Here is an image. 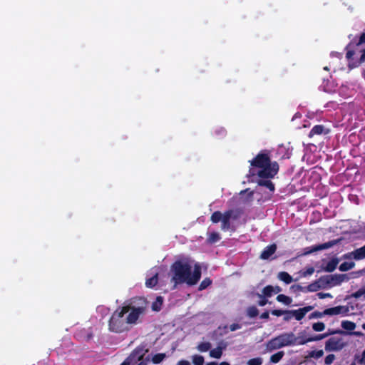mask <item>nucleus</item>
I'll list each match as a JSON object with an SVG mask.
<instances>
[{
    "mask_svg": "<svg viewBox=\"0 0 365 365\" xmlns=\"http://www.w3.org/2000/svg\"><path fill=\"white\" fill-rule=\"evenodd\" d=\"M172 277L170 282L173 283L172 289H175L179 284H187L188 286L195 285L201 278V267L195 264L192 272V266L187 262L177 260L170 267Z\"/></svg>",
    "mask_w": 365,
    "mask_h": 365,
    "instance_id": "nucleus-1",
    "label": "nucleus"
},
{
    "mask_svg": "<svg viewBox=\"0 0 365 365\" xmlns=\"http://www.w3.org/2000/svg\"><path fill=\"white\" fill-rule=\"evenodd\" d=\"M250 163L251 166L261 169L258 171L257 175L264 179L273 178L277 174L279 168L276 161H271L269 151L267 150L259 153Z\"/></svg>",
    "mask_w": 365,
    "mask_h": 365,
    "instance_id": "nucleus-2",
    "label": "nucleus"
},
{
    "mask_svg": "<svg viewBox=\"0 0 365 365\" xmlns=\"http://www.w3.org/2000/svg\"><path fill=\"white\" fill-rule=\"evenodd\" d=\"M242 215L240 209H230L222 213L220 211H215L210 217L212 223L221 222V230L222 231L235 232L236 228L232 225L231 220H238Z\"/></svg>",
    "mask_w": 365,
    "mask_h": 365,
    "instance_id": "nucleus-3",
    "label": "nucleus"
},
{
    "mask_svg": "<svg viewBox=\"0 0 365 365\" xmlns=\"http://www.w3.org/2000/svg\"><path fill=\"white\" fill-rule=\"evenodd\" d=\"M130 311L129 306L118 307L112 314L108 322V328L110 331L122 333L130 329L125 314Z\"/></svg>",
    "mask_w": 365,
    "mask_h": 365,
    "instance_id": "nucleus-4",
    "label": "nucleus"
},
{
    "mask_svg": "<svg viewBox=\"0 0 365 365\" xmlns=\"http://www.w3.org/2000/svg\"><path fill=\"white\" fill-rule=\"evenodd\" d=\"M349 279V277L346 274L324 275L320 277V281L322 282L325 288L340 285L343 282L348 281Z\"/></svg>",
    "mask_w": 365,
    "mask_h": 365,
    "instance_id": "nucleus-5",
    "label": "nucleus"
},
{
    "mask_svg": "<svg viewBox=\"0 0 365 365\" xmlns=\"http://www.w3.org/2000/svg\"><path fill=\"white\" fill-rule=\"evenodd\" d=\"M348 342L342 337L333 336L329 338L325 343V350L327 351H339L346 346Z\"/></svg>",
    "mask_w": 365,
    "mask_h": 365,
    "instance_id": "nucleus-6",
    "label": "nucleus"
},
{
    "mask_svg": "<svg viewBox=\"0 0 365 365\" xmlns=\"http://www.w3.org/2000/svg\"><path fill=\"white\" fill-rule=\"evenodd\" d=\"M144 305H140L138 307H135L129 304L130 311L128 312V314L125 317L127 322L129 324H136L139 317L144 314L146 309V302L145 300L143 301Z\"/></svg>",
    "mask_w": 365,
    "mask_h": 365,
    "instance_id": "nucleus-7",
    "label": "nucleus"
},
{
    "mask_svg": "<svg viewBox=\"0 0 365 365\" xmlns=\"http://www.w3.org/2000/svg\"><path fill=\"white\" fill-rule=\"evenodd\" d=\"M341 240H342L341 238L336 239V240H330L325 243L314 245L312 247H307L305 249L304 254L309 255V254H312V252H314L331 248V247H334V245L339 244L341 241Z\"/></svg>",
    "mask_w": 365,
    "mask_h": 365,
    "instance_id": "nucleus-8",
    "label": "nucleus"
},
{
    "mask_svg": "<svg viewBox=\"0 0 365 365\" xmlns=\"http://www.w3.org/2000/svg\"><path fill=\"white\" fill-rule=\"evenodd\" d=\"M349 312V308L348 306L339 305L334 307L328 308L324 310V314L327 315H339L347 316Z\"/></svg>",
    "mask_w": 365,
    "mask_h": 365,
    "instance_id": "nucleus-9",
    "label": "nucleus"
},
{
    "mask_svg": "<svg viewBox=\"0 0 365 365\" xmlns=\"http://www.w3.org/2000/svg\"><path fill=\"white\" fill-rule=\"evenodd\" d=\"M276 337L282 347L294 344L295 335L292 332L283 333Z\"/></svg>",
    "mask_w": 365,
    "mask_h": 365,
    "instance_id": "nucleus-10",
    "label": "nucleus"
},
{
    "mask_svg": "<svg viewBox=\"0 0 365 365\" xmlns=\"http://www.w3.org/2000/svg\"><path fill=\"white\" fill-rule=\"evenodd\" d=\"M330 132V129L326 128L323 125H316L309 131L308 136L312 138L314 135H327Z\"/></svg>",
    "mask_w": 365,
    "mask_h": 365,
    "instance_id": "nucleus-11",
    "label": "nucleus"
},
{
    "mask_svg": "<svg viewBox=\"0 0 365 365\" xmlns=\"http://www.w3.org/2000/svg\"><path fill=\"white\" fill-rule=\"evenodd\" d=\"M313 309L312 306H307L299 309L291 310L289 313L292 314L296 320L300 321L305 317L307 313Z\"/></svg>",
    "mask_w": 365,
    "mask_h": 365,
    "instance_id": "nucleus-12",
    "label": "nucleus"
},
{
    "mask_svg": "<svg viewBox=\"0 0 365 365\" xmlns=\"http://www.w3.org/2000/svg\"><path fill=\"white\" fill-rule=\"evenodd\" d=\"M297 287L299 290L306 289L307 292H317L322 288H325L322 282L320 281V278L317 280H315L314 282L311 283L305 288H303L300 285H297Z\"/></svg>",
    "mask_w": 365,
    "mask_h": 365,
    "instance_id": "nucleus-13",
    "label": "nucleus"
},
{
    "mask_svg": "<svg viewBox=\"0 0 365 365\" xmlns=\"http://www.w3.org/2000/svg\"><path fill=\"white\" fill-rule=\"evenodd\" d=\"M348 256L345 255V257L349 258L351 257L355 260H361L365 258V245L358 249L354 250L353 252H350Z\"/></svg>",
    "mask_w": 365,
    "mask_h": 365,
    "instance_id": "nucleus-14",
    "label": "nucleus"
},
{
    "mask_svg": "<svg viewBox=\"0 0 365 365\" xmlns=\"http://www.w3.org/2000/svg\"><path fill=\"white\" fill-rule=\"evenodd\" d=\"M277 245L272 244L267 246L260 255V259H268L269 257L274 255L277 250Z\"/></svg>",
    "mask_w": 365,
    "mask_h": 365,
    "instance_id": "nucleus-15",
    "label": "nucleus"
},
{
    "mask_svg": "<svg viewBox=\"0 0 365 365\" xmlns=\"http://www.w3.org/2000/svg\"><path fill=\"white\" fill-rule=\"evenodd\" d=\"M338 263L339 259L337 258H333L327 264L325 267H322V269L327 272H332L336 269Z\"/></svg>",
    "mask_w": 365,
    "mask_h": 365,
    "instance_id": "nucleus-16",
    "label": "nucleus"
},
{
    "mask_svg": "<svg viewBox=\"0 0 365 365\" xmlns=\"http://www.w3.org/2000/svg\"><path fill=\"white\" fill-rule=\"evenodd\" d=\"M158 283V273L155 272L153 276L146 279L145 286L148 288L155 287Z\"/></svg>",
    "mask_w": 365,
    "mask_h": 365,
    "instance_id": "nucleus-17",
    "label": "nucleus"
},
{
    "mask_svg": "<svg viewBox=\"0 0 365 365\" xmlns=\"http://www.w3.org/2000/svg\"><path fill=\"white\" fill-rule=\"evenodd\" d=\"M280 348H282V346L279 344L277 337H274V338L270 339L267 344V349L269 351L275 350V349H278Z\"/></svg>",
    "mask_w": 365,
    "mask_h": 365,
    "instance_id": "nucleus-18",
    "label": "nucleus"
},
{
    "mask_svg": "<svg viewBox=\"0 0 365 365\" xmlns=\"http://www.w3.org/2000/svg\"><path fill=\"white\" fill-rule=\"evenodd\" d=\"M221 237L220 235L217 232H212L208 233L207 242L209 244H215L220 240Z\"/></svg>",
    "mask_w": 365,
    "mask_h": 365,
    "instance_id": "nucleus-19",
    "label": "nucleus"
},
{
    "mask_svg": "<svg viewBox=\"0 0 365 365\" xmlns=\"http://www.w3.org/2000/svg\"><path fill=\"white\" fill-rule=\"evenodd\" d=\"M226 345L224 346H218L217 348L210 350V356L215 359H220L222 355V350L225 349Z\"/></svg>",
    "mask_w": 365,
    "mask_h": 365,
    "instance_id": "nucleus-20",
    "label": "nucleus"
},
{
    "mask_svg": "<svg viewBox=\"0 0 365 365\" xmlns=\"http://www.w3.org/2000/svg\"><path fill=\"white\" fill-rule=\"evenodd\" d=\"M341 326L344 330L350 331L349 333H353L352 331L356 328V324L348 320L342 321Z\"/></svg>",
    "mask_w": 365,
    "mask_h": 365,
    "instance_id": "nucleus-21",
    "label": "nucleus"
},
{
    "mask_svg": "<svg viewBox=\"0 0 365 365\" xmlns=\"http://www.w3.org/2000/svg\"><path fill=\"white\" fill-rule=\"evenodd\" d=\"M278 278L285 284H290L292 281V277L287 272H281L278 274Z\"/></svg>",
    "mask_w": 365,
    "mask_h": 365,
    "instance_id": "nucleus-22",
    "label": "nucleus"
},
{
    "mask_svg": "<svg viewBox=\"0 0 365 365\" xmlns=\"http://www.w3.org/2000/svg\"><path fill=\"white\" fill-rule=\"evenodd\" d=\"M354 334V335H356V336H359L361 335V332H359V331H354L353 333H347L346 331H343V330H341V329H329L328 330V332L327 333H324V334H328V336L329 335H333V334Z\"/></svg>",
    "mask_w": 365,
    "mask_h": 365,
    "instance_id": "nucleus-23",
    "label": "nucleus"
},
{
    "mask_svg": "<svg viewBox=\"0 0 365 365\" xmlns=\"http://www.w3.org/2000/svg\"><path fill=\"white\" fill-rule=\"evenodd\" d=\"M258 185L259 186H264V187H267L272 192L274 191V189H275L274 183L268 179L259 180L258 182Z\"/></svg>",
    "mask_w": 365,
    "mask_h": 365,
    "instance_id": "nucleus-24",
    "label": "nucleus"
},
{
    "mask_svg": "<svg viewBox=\"0 0 365 365\" xmlns=\"http://www.w3.org/2000/svg\"><path fill=\"white\" fill-rule=\"evenodd\" d=\"M163 303V298L161 296L157 297L155 302L152 304V309L155 312H159L161 309Z\"/></svg>",
    "mask_w": 365,
    "mask_h": 365,
    "instance_id": "nucleus-25",
    "label": "nucleus"
},
{
    "mask_svg": "<svg viewBox=\"0 0 365 365\" xmlns=\"http://www.w3.org/2000/svg\"><path fill=\"white\" fill-rule=\"evenodd\" d=\"M354 266L355 263L354 262H344L339 265V269L341 272H346L351 269Z\"/></svg>",
    "mask_w": 365,
    "mask_h": 365,
    "instance_id": "nucleus-26",
    "label": "nucleus"
},
{
    "mask_svg": "<svg viewBox=\"0 0 365 365\" xmlns=\"http://www.w3.org/2000/svg\"><path fill=\"white\" fill-rule=\"evenodd\" d=\"M309 336H306L304 335H299L298 336H295L294 344L298 345H304L308 342H310Z\"/></svg>",
    "mask_w": 365,
    "mask_h": 365,
    "instance_id": "nucleus-27",
    "label": "nucleus"
},
{
    "mask_svg": "<svg viewBox=\"0 0 365 365\" xmlns=\"http://www.w3.org/2000/svg\"><path fill=\"white\" fill-rule=\"evenodd\" d=\"M276 299L279 302H282L286 305H289L292 302V299L291 297H289L287 295L282 294L277 295Z\"/></svg>",
    "mask_w": 365,
    "mask_h": 365,
    "instance_id": "nucleus-28",
    "label": "nucleus"
},
{
    "mask_svg": "<svg viewBox=\"0 0 365 365\" xmlns=\"http://www.w3.org/2000/svg\"><path fill=\"white\" fill-rule=\"evenodd\" d=\"M324 355V351L322 349L320 350H313L308 353L307 358H314L319 359Z\"/></svg>",
    "mask_w": 365,
    "mask_h": 365,
    "instance_id": "nucleus-29",
    "label": "nucleus"
},
{
    "mask_svg": "<svg viewBox=\"0 0 365 365\" xmlns=\"http://www.w3.org/2000/svg\"><path fill=\"white\" fill-rule=\"evenodd\" d=\"M284 355V353L283 351H278L271 356L270 361L272 363H274V364L278 363L282 359Z\"/></svg>",
    "mask_w": 365,
    "mask_h": 365,
    "instance_id": "nucleus-30",
    "label": "nucleus"
},
{
    "mask_svg": "<svg viewBox=\"0 0 365 365\" xmlns=\"http://www.w3.org/2000/svg\"><path fill=\"white\" fill-rule=\"evenodd\" d=\"M274 287L272 285H267L262 289V295L265 297H270L274 294Z\"/></svg>",
    "mask_w": 365,
    "mask_h": 365,
    "instance_id": "nucleus-31",
    "label": "nucleus"
},
{
    "mask_svg": "<svg viewBox=\"0 0 365 365\" xmlns=\"http://www.w3.org/2000/svg\"><path fill=\"white\" fill-rule=\"evenodd\" d=\"M259 314V310L255 306L249 307L247 309V315L250 318H254Z\"/></svg>",
    "mask_w": 365,
    "mask_h": 365,
    "instance_id": "nucleus-32",
    "label": "nucleus"
},
{
    "mask_svg": "<svg viewBox=\"0 0 365 365\" xmlns=\"http://www.w3.org/2000/svg\"><path fill=\"white\" fill-rule=\"evenodd\" d=\"M314 272V268L313 267H308L305 269L301 270L299 274L300 277H307L312 275Z\"/></svg>",
    "mask_w": 365,
    "mask_h": 365,
    "instance_id": "nucleus-33",
    "label": "nucleus"
},
{
    "mask_svg": "<svg viewBox=\"0 0 365 365\" xmlns=\"http://www.w3.org/2000/svg\"><path fill=\"white\" fill-rule=\"evenodd\" d=\"M212 284V280L209 277L205 278L200 284L198 290L202 291L207 288Z\"/></svg>",
    "mask_w": 365,
    "mask_h": 365,
    "instance_id": "nucleus-34",
    "label": "nucleus"
},
{
    "mask_svg": "<svg viewBox=\"0 0 365 365\" xmlns=\"http://www.w3.org/2000/svg\"><path fill=\"white\" fill-rule=\"evenodd\" d=\"M197 348L201 352H206L211 348V344L210 342H201Z\"/></svg>",
    "mask_w": 365,
    "mask_h": 365,
    "instance_id": "nucleus-35",
    "label": "nucleus"
},
{
    "mask_svg": "<svg viewBox=\"0 0 365 365\" xmlns=\"http://www.w3.org/2000/svg\"><path fill=\"white\" fill-rule=\"evenodd\" d=\"M192 359L194 365H203L205 361L204 357L197 354L192 356Z\"/></svg>",
    "mask_w": 365,
    "mask_h": 365,
    "instance_id": "nucleus-36",
    "label": "nucleus"
},
{
    "mask_svg": "<svg viewBox=\"0 0 365 365\" xmlns=\"http://www.w3.org/2000/svg\"><path fill=\"white\" fill-rule=\"evenodd\" d=\"M165 357V354H156L153 356L152 361L154 364H160Z\"/></svg>",
    "mask_w": 365,
    "mask_h": 365,
    "instance_id": "nucleus-37",
    "label": "nucleus"
},
{
    "mask_svg": "<svg viewBox=\"0 0 365 365\" xmlns=\"http://www.w3.org/2000/svg\"><path fill=\"white\" fill-rule=\"evenodd\" d=\"M312 329L315 331H322L325 329V324L323 322H319L312 324Z\"/></svg>",
    "mask_w": 365,
    "mask_h": 365,
    "instance_id": "nucleus-38",
    "label": "nucleus"
},
{
    "mask_svg": "<svg viewBox=\"0 0 365 365\" xmlns=\"http://www.w3.org/2000/svg\"><path fill=\"white\" fill-rule=\"evenodd\" d=\"M354 358L359 365H365V349L363 351L361 356L356 354Z\"/></svg>",
    "mask_w": 365,
    "mask_h": 365,
    "instance_id": "nucleus-39",
    "label": "nucleus"
},
{
    "mask_svg": "<svg viewBox=\"0 0 365 365\" xmlns=\"http://www.w3.org/2000/svg\"><path fill=\"white\" fill-rule=\"evenodd\" d=\"M362 296H364V297L365 298V288H361L358 289L356 292L351 294V297H354L355 299L360 298Z\"/></svg>",
    "mask_w": 365,
    "mask_h": 365,
    "instance_id": "nucleus-40",
    "label": "nucleus"
},
{
    "mask_svg": "<svg viewBox=\"0 0 365 365\" xmlns=\"http://www.w3.org/2000/svg\"><path fill=\"white\" fill-rule=\"evenodd\" d=\"M325 315H327V314H324V311L322 312H319V311H315L309 314V319H312L322 318V317H324Z\"/></svg>",
    "mask_w": 365,
    "mask_h": 365,
    "instance_id": "nucleus-41",
    "label": "nucleus"
},
{
    "mask_svg": "<svg viewBox=\"0 0 365 365\" xmlns=\"http://www.w3.org/2000/svg\"><path fill=\"white\" fill-rule=\"evenodd\" d=\"M328 336V334H317L315 336H309V339L310 340V342L312 341H320L326 337Z\"/></svg>",
    "mask_w": 365,
    "mask_h": 365,
    "instance_id": "nucleus-42",
    "label": "nucleus"
},
{
    "mask_svg": "<svg viewBox=\"0 0 365 365\" xmlns=\"http://www.w3.org/2000/svg\"><path fill=\"white\" fill-rule=\"evenodd\" d=\"M262 364V359L260 357L253 358L247 361V365H261Z\"/></svg>",
    "mask_w": 365,
    "mask_h": 365,
    "instance_id": "nucleus-43",
    "label": "nucleus"
},
{
    "mask_svg": "<svg viewBox=\"0 0 365 365\" xmlns=\"http://www.w3.org/2000/svg\"><path fill=\"white\" fill-rule=\"evenodd\" d=\"M141 349H135L130 356H137L138 360L141 361L143 359L144 354L142 353Z\"/></svg>",
    "mask_w": 365,
    "mask_h": 365,
    "instance_id": "nucleus-44",
    "label": "nucleus"
},
{
    "mask_svg": "<svg viewBox=\"0 0 365 365\" xmlns=\"http://www.w3.org/2000/svg\"><path fill=\"white\" fill-rule=\"evenodd\" d=\"M335 359V355L333 354H330L329 355H327L326 357H325V359H324V363L325 364L327 365H330L331 364L333 363V361H334Z\"/></svg>",
    "mask_w": 365,
    "mask_h": 365,
    "instance_id": "nucleus-45",
    "label": "nucleus"
},
{
    "mask_svg": "<svg viewBox=\"0 0 365 365\" xmlns=\"http://www.w3.org/2000/svg\"><path fill=\"white\" fill-rule=\"evenodd\" d=\"M284 321L285 322H288L289 321L292 317H294V316L292 315V314H289V312H291V310H284Z\"/></svg>",
    "mask_w": 365,
    "mask_h": 365,
    "instance_id": "nucleus-46",
    "label": "nucleus"
},
{
    "mask_svg": "<svg viewBox=\"0 0 365 365\" xmlns=\"http://www.w3.org/2000/svg\"><path fill=\"white\" fill-rule=\"evenodd\" d=\"M258 296L261 298V299L258 302L259 306L263 307L268 303V300L266 299L265 297L261 294H258Z\"/></svg>",
    "mask_w": 365,
    "mask_h": 365,
    "instance_id": "nucleus-47",
    "label": "nucleus"
},
{
    "mask_svg": "<svg viewBox=\"0 0 365 365\" xmlns=\"http://www.w3.org/2000/svg\"><path fill=\"white\" fill-rule=\"evenodd\" d=\"M284 312H285L284 310H281V309H273L271 311V314L276 317L282 316Z\"/></svg>",
    "mask_w": 365,
    "mask_h": 365,
    "instance_id": "nucleus-48",
    "label": "nucleus"
},
{
    "mask_svg": "<svg viewBox=\"0 0 365 365\" xmlns=\"http://www.w3.org/2000/svg\"><path fill=\"white\" fill-rule=\"evenodd\" d=\"M317 296L319 299L332 298V295L330 293L319 292Z\"/></svg>",
    "mask_w": 365,
    "mask_h": 365,
    "instance_id": "nucleus-49",
    "label": "nucleus"
},
{
    "mask_svg": "<svg viewBox=\"0 0 365 365\" xmlns=\"http://www.w3.org/2000/svg\"><path fill=\"white\" fill-rule=\"evenodd\" d=\"M241 328L240 324L237 323H233L230 326V331H234Z\"/></svg>",
    "mask_w": 365,
    "mask_h": 365,
    "instance_id": "nucleus-50",
    "label": "nucleus"
},
{
    "mask_svg": "<svg viewBox=\"0 0 365 365\" xmlns=\"http://www.w3.org/2000/svg\"><path fill=\"white\" fill-rule=\"evenodd\" d=\"M355 52L353 50H349L347 51L346 53V58L349 60L351 58H352L353 56L354 55Z\"/></svg>",
    "mask_w": 365,
    "mask_h": 365,
    "instance_id": "nucleus-51",
    "label": "nucleus"
},
{
    "mask_svg": "<svg viewBox=\"0 0 365 365\" xmlns=\"http://www.w3.org/2000/svg\"><path fill=\"white\" fill-rule=\"evenodd\" d=\"M362 43H365V33H363L361 35L359 40L358 43H356V45H360Z\"/></svg>",
    "mask_w": 365,
    "mask_h": 365,
    "instance_id": "nucleus-52",
    "label": "nucleus"
},
{
    "mask_svg": "<svg viewBox=\"0 0 365 365\" xmlns=\"http://www.w3.org/2000/svg\"><path fill=\"white\" fill-rule=\"evenodd\" d=\"M269 317V312L265 311L263 313L261 314L260 318L263 319H267Z\"/></svg>",
    "mask_w": 365,
    "mask_h": 365,
    "instance_id": "nucleus-53",
    "label": "nucleus"
},
{
    "mask_svg": "<svg viewBox=\"0 0 365 365\" xmlns=\"http://www.w3.org/2000/svg\"><path fill=\"white\" fill-rule=\"evenodd\" d=\"M177 365H190V363L187 360H180L178 362Z\"/></svg>",
    "mask_w": 365,
    "mask_h": 365,
    "instance_id": "nucleus-54",
    "label": "nucleus"
},
{
    "mask_svg": "<svg viewBox=\"0 0 365 365\" xmlns=\"http://www.w3.org/2000/svg\"><path fill=\"white\" fill-rule=\"evenodd\" d=\"M274 293H275V294L279 293L282 291L281 287L279 286L274 287Z\"/></svg>",
    "mask_w": 365,
    "mask_h": 365,
    "instance_id": "nucleus-55",
    "label": "nucleus"
},
{
    "mask_svg": "<svg viewBox=\"0 0 365 365\" xmlns=\"http://www.w3.org/2000/svg\"><path fill=\"white\" fill-rule=\"evenodd\" d=\"M359 60H360L361 63L365 61V50L364 51L363 53L361 54Z\"/></svg>",
    "mask_w": 365,
    "mask_h": 365,
    "instance_id": "nucleus-56",
    "label": "nucleus"
},
{
    "mask_svg": "<svg viewBox=\"0 0 365 365\" xmlns=\"http://www.w3.org/2000/svg\"><path fill=\"white\" fill-rule=\"evenodd\" d=\"M206 365H218V364L217 362L212 361V362L207 363Z\"/></svg>",
    "mask_w": 365,
    "mask_h": 365,
    "instance_id": "nucleus-57",
    "label": "nucleus"
},
{
    "mask_svg": "<svg viewBox=\"0 0 365 365\" xmlns=\"http://www.w3.org/2000/svg\"><path fill=\"white\" fill-rule=\"evenodd\" d=\"M120 365H130V362L125 360Z\"/></svg>",
    "mask_w": 365,
    "mask_h": 365,
    "instance_id": "nucleus-58",
    "label": "nucleus"
},
{
    "mask_svg": "<svg viewBox=\"0 0 365 365\" xmlns=\"http://www.w3.org/2000/svg\"><path fill=\"white\" fill-rule=\"evenodd\" d=\"M220 365H230L228 362L223 361L220 364Z\"/></svg>",
    "mask_w": 365,
    "mask_h": 365,
    "instance_id": "nucleus-59",
    "label": "nucleus"
},
{
    "mask_svg": "<svg viewBox=\"0 0 365 365\" xmlns=\"http://www.w3.org/2000/svg\"><path fill=\"white\" fill-rule=\"evenodd\" d=\"M324 70L329 71V68L328 66H325V67H324Z\"/></svg>",
    "mask_w": 365,
    "mask_h": 365,
    "instance_id": "nucleus-60",
    "label": "nucleus"
},
{
    "mask_svg": "<svg viewBox=\"0 0 365 365\" xmlns=\"http://www.w3.org/2000/svg\"><path fill=\"white\" fill-rule=\"evenodd\" d=\"M138 365H145V364L144 362L141 361Z\"/></svg>",
    "mask_w": 365,
    "mask_h": 365,
    "instance_id": "nucleus-61",
    "label": "nucleus"
},
{
    "mask_svg": "<svg viewBox=\"0 0 365 365\" xmlns=\"http://www.w3.org/2000/svg\"><path fill=\"white\" fill-rule=\"evenodd\" d=\"M250 173L252 175H255V173L252 172V169H251V168L250 169Z\"/></svg>",
    "mask_w": 365,
    "mask_h": 365,
    "instance_id": "nucleus-62",
    "label": "nucleus"
},
{
    "mask_svg": "<svg viewBox=\"0 0 365 365\" xmlns=\"http://www.w3.org/2000/svg\"><path fill=\"white\" fill-rule=\"evenodd\" d=\"M362 328L365 330V323L362 324Z\"/></svg>",
    "mask_w": 365,
    "mask_h": 365,
    "instance_id": "nucleus-63",
    "label": "nucleus"
}]
</instances>
